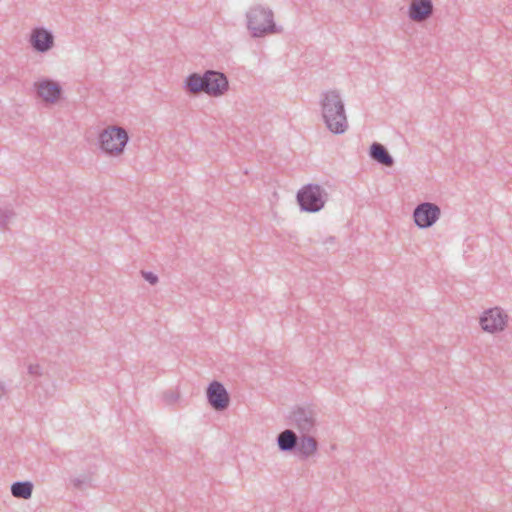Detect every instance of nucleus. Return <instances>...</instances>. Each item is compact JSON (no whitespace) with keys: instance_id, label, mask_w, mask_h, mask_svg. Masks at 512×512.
<instances>
[{"instance_id":"f257e3e1","label":"nucleus","mask_w":512,"mask_h":512,"mask_svg":"<svg viewBox=\"0 0 512 512\" xmlns=\"http://www.w3.org/2000/svg\"><path fill=\"white\" fill-rule=\"evenodd\" d=\"M183 88L189 94L205 93L211 97H220L229 90V81L220 71L206 70L203 74H189L184 79Z\"/></svg>"},{"instance_id":"f03ea898","label":"nucleus","mask_w":512,"mask_h":512,"mask_svg":"<svg viewBox=\"0 0 512 512\" xmlns=\"http://www.w3.org/2000/svg\"><path fill=\"white\" fill-rule=\"evenodd\" d=\"M321 110L324 123L334 134H343L348 129L344 102L337 90L322 93Z\"/></svg>"},{"instance_id":"7ed1b4c3","label":"nucleus","mask_w":512,"mask_h":512,"mask_svg":"<svg viewBox=\"0 0 512 512\" xmlns=\"http://www.w3.org/2000/svg\"><path fill=\"white\" fill-rule=\"evenodd\" d=\"M246 26L253 38H262L281 31L274 21L273 11L260 4L250 7L246 12Z\"/></svg>"},{"instance_id":"20e7f679","label":"nucleus","mask_w":512,"mask_h":512,"mask_svg":"<svg viewBox=\"0 0 512 512\" xmlns=\"http://www.w3.org/2000/svg\"><path fill=\"white\" fill-rule=\"evenodd\" d=\"M301 211L316 213L322 210L328 200V193L319 184L304 185L296 196Z\"/></svg>"},{"instance_id":"39448f33","label":"nucleus","mask_w":512,"mask_h":512,"mask_svg":"<svg viewBox=\"0 0 512 512\" xmlns=\"http://www.w3.org/2000/svg\"><path fill=\"white\" fill-rule=\"evenodd\" d=\"M128 140L126 130L118 126L108 127L99 135L100 148L109 155H120Z\"/></svg>"},{"instance_id":"423d86ee","label":"nucleus","mask_w":512,"mask_h":512,"mask_svg":"<svg viewBox=\"0 0 512 512\" xmlns=\"http://www.w3.org/2000/svg\"><path fill=\"white\" fill-rule=\"evenodd\" d=\"M290 419L301 434H312L316 431L317 413L312 406H296Z\"/></svg>"},{"instance_id":"0eeeda50","label":"nucleus","mask_w":512,"mask_h":512,"mask_svg":"<svg viewBox=\"0 0 512 512\" xmlns=\"http://www.w3.org/2000/svg\"><path fill=\"white\" fill-rule=\"evenodd\" d=\"M440 207L431 202H422L418 204L413 211V220L420 229L432 227L440 218Z\"/></svg>"},{"instance_id":"6e6552de","label":"nucleus","mask_w":512,"mask_h":512,"mask_svg":"<svg viewBox=\"0 0 512 512\" xmlns=\"http://www.w3.org/2000/svg\"><path fill=\"white\" fill-rule=\"evenodd\" d=\"M508 320L507 314L499 307L482 312V331L497 333L504 330Z\"/></svg>"},{"instance_id":"1a4fd4ad","label":"nucleus","mask_w":512,"mask_h":512,"mask_svg":"<svg viewBox=\"0 0 512 512\" xmlns=\"http://www.w3.org/2000/svg\"><path fill=\"white\" fill-rule=\"evenodd\" d=\"M210 406L216 411L226 410L230 404V395L224 385L219 381H212L206 391Z\"/></svg>"},{"instance_id":"9d476101","label":"nucleus","mask_w":512,"mask_h":512,"mask_svg":"<svg viewBox=\"0 0 512 512\" xmlns=\"http://www.w3.org/2000/svg\"><path fill=\"white\" fill-rule=\"evenodd\" d=\"M434 12L432 0H411L407 15L415 23H422L428 20Z\"/></svg>"},{"instance_id":"9b49d317","label":"nucleus","mask_w":512,"mask_h":512,"mask_svg":"<svg viewBox=\"0 0 512 512\" xmlns=\"http://www.w3.org/2000/svg\"><path fill=\"white\" fill-rule=\"evenodd\" d=\"M30 43L35 51L45 53L53 47L54 36L51 31L43 27H37L32 30Z\"/></svg>"},{"instance_id":"f8f14e48","label":"nucleus","mask_w":512,"mask_h":512,"mask_svg":"<svg viewBox=\"0 0 512 512\" xmlns=\"http://www.w3.org/2000/svg\"><path fill=\"white\" fill-rule=\"evenodd\" d=\"M34 85L37 90L38 96L49 103L57 102L62 93V87L60 86V84L50 79H45L40 82H36Z\"/></svg>"},{"instance_id":"ddd939ff","label":"nucleus","mask_w":512,"mask_h":512,"mask_svg":"<svg viewBox=\"0 0 512 512\" xmlns=\"http://www.w3.org/2000/svg\"><path fill=\"white\" fill-rule=\"evenodd\" d=\"M299 440V436L292 429H285L276 437V443L279 451L289 454L297 453Z\"/></svg>"},{"instance_id":"4468645a","label":"nucleus","mask_w":512,"mask_h":512,"mask_svg":"<svg viewBox=\"0 0 512 512\" xmlns=\"http://www.w3.org/2000/svg\"><path fill=\"white\" fill-rule=\"evenodd\" d=\"M369 157L386 167H392L394 165V159L388 152L387 148L379 143L373 142L369 148Z\"/></svg>"},{"instance_id":"2eb2a0df","label":"nucleus","mask_w":512,"mask_h":512,"mask_svg":"<svg viewBox=\"0 0 512 512\" xmlns=\"http://www.w3.org/2000/svg\"><path fill=\"white\" fill-rule=\"evenodd\" d=\"M297 453L301 459H308L318 450V442L311 434H301Z\"/></svg>"},{"instance_id":"dca6fc26","label":"nucleus","mask_w":512,"mask_h":512,"mask_svg":"<svg viewBox=\"0 0 512 512\" xmlns=\"http://www.w3.org/2000/svg\"><path fill=\"white\" fill-rule=\"evenodd\" d=\"M33 488L31 481H16L11 485V494L15 498L28 500L32 496Z\"/></svg>"},{"instance_id":"f3484780","label":"nucleus","mask_w":512,"mask_h":512,"mask_svg":"<svg viewBox=\"0 0 512 512\" xmlns=\"http://www.w3.org/2000/svg\"><path fill=\"white\" fill-rule=\"evenodd\" d=\"M15 216V212L9 208H0V227L6 228L11 218Z\"/></svg>"},{"instance_id":"a211bd4d","label":"nucleus","mask_w":512,"mask_h":512,"mask_svg":"<svg viewBox=\"0 0 512 512\" xmlns=\"http://www.w3.org/2000/svg\"><path fill=\"white\" fill-rule=\"evenodd\" d=\"M143 278L151 285H156L159 281L158 276L151 271H141Z\"/></svg>"},{"instance_id":"6ab92c4d","label":"nucleus","mask_w":512,"mask_h":512,"mask_svg":"<svg viewBox=\"0 0 512 512\" xmlns=\"http://www.w3.org/2000/svg\"><path fill=\"white\" fill-rule=\"evenodd\" d=\"M179 398V394L173 391H168L164 393V400L167 404H172L176 402Z\"/></svg>"},{"instance_id":"aec40b11","label":"nucleus","mask_w":512,"mask_h":512,"mask_svg":"<svg viewBox=\"0 0 512 512\" xmlns=\"http://www.w3.org/2000/svg\"><path fill=\"white\" fill-rule=\"evenodd\" d=\"M28 373L32 376H36V377H39L42 375V370H41V367L40 365L38 364H30L28 366Z\"/></svg>"},{"instance_id":"412c9836","label":"nucleus","mask_w":512,"mask_h":512,"mask_svg":"<svg viewBox=\"0 0 512 512\" xmlns=\"http://www.w3.org/2000/svg\"><path fill=\"white\" fill-rule=\"evenodd\" d=\"M89 479L87 477L81 479V478H74L72 480L73 486L77 489H81L82 486L86 483H88Z\"/></svg>"},{"instance_id":"4be33fe9","label":"nucleus","mask_w":512,"mask_h":512,"mask_svg":"<svg viewBox=\"0 0 512 512\" xmlns=\"http://www.w3.org/2000/svg\"><path fill=\"white\" fill-rule=\"evenodd\" d=\"M6 394V388L4 383L0 382V398H2Z\"/></svg>"},{"instance_id":"5701e85b","label":"nucleus","mask_w":512,"mask_h":512,"mask_svg":"<svg viewBox=\"0 0 512 512\" xmlns=\"http://www.w3.org/2000/svg\"><path fill=\"white\" fill-rule=\"evenodd\" d=\"M334 240H335V238L331 236V237L327 238V240L325 241V243H328V242H329V243H332V242H334Z\"/></svg>"},{"instance_id":"b1692460","label":"nucleus","mask_w":512,"mask_h":512,"mask_svg":"<svg viewBox=\"0 0 512 512\" xmlns=\"http://www.w3.org/2000/svg\"><path fill=\"white\" fill-rule=\"evenodd\" d=\"M340 2H342L341 0H339Z\"/></svg>"}]
</instances>
